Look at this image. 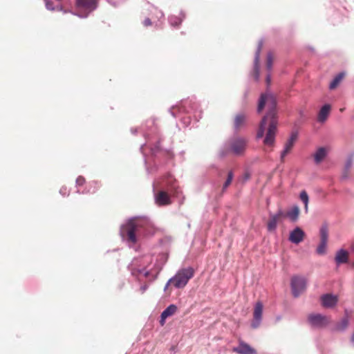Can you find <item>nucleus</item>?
<instances>
[{
	"mask_svg": "<svg viewBox=\"0 0 354 354\" xmlns=\"http://www.w3.org/2000/svg\"><path fill=\"white\" fill-rule=\"evenodd\" d=\"M277 104L275 96L270 93L261 94L257 106L258 113H260L266 106L268 111L259 124L257 138H262L266 130H267L263 139V144L267 146H273L275 142L278 123Z\"/></svg>",
	"mask_w": 354,
	"mask_h": 354,
	"instance_id": "f257e3e1",
	"label": "nucleus"
},
{
	"mask_svg": "<svg viewBox=\"0 0 354 354\" xmlns=\"http://www.w3.org/2000/svg\"><path fill=\"white\" fill-rule=\"evenodd\" d=\"M120 236L130 247L135 245L142 236L151 235L154 233L153 223L148 217L136 216L131 218L122 225L120 230Z\"/></svg>",
	"mask_w": 354,
	"mask_h": 354,
	"instance_id": "f03ea898",
	"label": "nucleus"
},
{
	"mask_svg": "<svg viewBox=\"0 0 354 354\" xmlns=\"http://www.w3.org/2000/svg\"><path fill=\"white\" fill-rule=\"evenodd\" d=\"M246 144L247 140L245 138H233L225 144L223 149H221L219 155L221 157H224L229 150L232 151L235 155H241L245 149Z\"/></svg>",
	"mask_w": 354,
	"mask_h": 354,
	"instance_id": "7ed1b4c3",
	"label": "nucleus"
},
{
	"mask_svg": "<svg viewBox=\"0 0 354 354\" xmlns=\"http://www.w3.org/2000/svg\"><path fill=\"white\" fill-rule=\"evenodd\" d=\"M194 270L192 268L188 267L183 268L169 279L172 281L174 286L177 288H182L185 287L188 283L189 280L193 277Z\"/></svg>",
	"mask_w": 354,
	"mask_h": 354,
	"instance_id": "20e7f679",
	"label": "nucleus"
},
{
	"mask_svg": "<svg viewBox=\"0 0 354 354\" xmlns=\"http://www.w3.org/2000/svg\"><path fill=\"white\" fill-rule=\"evenodd\" d=\"M330 317L320 313H310L307 317V322L313 328H324L330 323Z\"/></svg>",
	"mask_w": 354,
	"mask_h": 354,
	"instance_id": "39448f33",
	"label": "nucleus"
},
{
	"mask_svg": "<svg viewBox=\"0 0 354 354\" xmlns=\"http://www.w3.org/2000/svg\"><path fill=\"white\" fill-rule=\"evenodd\" d=\"M77 6L78 12L76 15L80 17L85 18L97 8V0H77Z\"/></svg>",
	"mask_w": 354,
	"mask_h": 354,
	"instance_id": "423d86ee",
	"label": "nucleus"
},
{
	"mask_svg": "<svg viewBox=\"0 0 354 354\" xmlns=\"http://www.w3.org/2000/svg\"><path fill=\"white\" fill-rule=\"evenodd\" d=\"M149 257H145L140 260L134 259L129 267L131 274L134 276L143 274L145 277H147L149 275L150 271L147 270V267L145 264L149 262Z\"/></svg>",
	"mask_w": 354,
	"mask_h": 354,
	"instance_id": "0eeeda50",
	"label": "nucleus"
},
{
	"mask_svg": "<svg viewBox=\"0 0 354 354\" xmlns=\"http://www.w3.org/2000/svg\"><path fill=\"white\" fill-rule=\"evenodd\" d=\"M306 279L302 277L294 276L291 279V289L295 297H298L306 289Z\"/></svg>",
	"mask_w": 354,
	"mask_h": 354,
	"instance_id": "6e6552de",
	"label": "nucleus"
},
{
	"mask_svg": "<svg viewBox=\"0 0 354 354\" xmlns=\"http://www.w3.org/2000/svg\"><path fill=\"white\" fill-rule=\"evenodd\" d=\"M195 104H192L191 101L186 100L182 102L180 105L173 106L169 111L174 117L180 116L181 113H189L194 110Z\"/></svg>",
	"mask_w": 354,
	"mask_h": 354,
	"instance_id": "1a4fd4ad",
	"label": "nucleus"
},
{
	"mask_svg": "<svg viewBox=\"0 0 354 354\" xmlns=\"http://www.w3.org/2000/svg\"><path fill=\"white\" fill-rule=\"evenodd\" d=\"M285 217V213L281 209H279L275 214H269V220L267 223V230L268 232H274L277 230V224Z\"/></svg>",
	"mask_w": 354,
	"mask_h": 354,
	"instance_id": "9d476101",
	"label": "nucleus"
},
{
	"mask_svg": "<svg viewBox=\"0 0 354 354\" xmlns=\"http://www.w3.org/2000/svg\"><path fill=\"white\" fill-rule=\"evenodd\" d=\"M263 314V304L261 301L256 303L253 313V320L251 323V326L253 328H257L261 322Z\"/></svg>",
	"mask_w": 354,
	"mask_h": 354,
	"instance_id": "9b49d317",
	"label": "nucleus"
},
{
	"mask_svg": "<svg viewBox=\"0 0 354 354\" xmlns=\"http://www.w3.org/2000/svg\"><path fill=\"white\" fill-rule=\"evenodd\" d=\"M298 138V132L297 131H292L290 134V138L288 139V140L286 142L284 145V149L281 153V161L283 160L286 156L290 153L291 149H292L296 140Z\"/></svg>",
	"mask_w": 354,
	"mask_h": 354,
	"instance_id": "f8f14e48",
	"label": "nucleus"
},
{
	"mask_svg": "<svg viewBox=\"0 0 354 354\" xmlns=\"http://www.w3.org/2000/svg\"><path fill=\"white\" fill-rule=\"evenodd\" d=\"M304 230L299 227H296L290 232L288 239L292 243L299 244L304 240Z\"/></svg>",
	"mask_w": 354,
	"mask_h": 354,
	"instance_id": "ddd939ff",
	"label": "nucleus"
},
{
	"mask_svg": "<svg viewBox=\"0 0 354 354\" xmlns=\"http://www.w3.org/2000/svg\"><path fill=\"white\" fill-rule=\"evenodd\" d=\"M155 202L158 206L167 205L171 203V199L168 194L164 191H160L155 194Z\"/></svg>",
	"mask_w": 354,
	"mask_h": 354,
	"instance_id": "4468645a",
	"label": "nucleus"
},
{
	"mask_svg": "<svg viewBox=\"0 0 354 354\" xmlns=\"http://www.w3.org/2000/svg\"><path fill=\"white\" fill-rule=\"evenodd\" d=\"M337 297L331 294H325L321 297V303L324 308H333L337 303Z\"/></svg>",
	"mask_w": 354,
	"mask_h": 354,
	"instance_id": "2eb2a0df",
	"label": "nucleus"
},
{
	"mask_svg": "<svg viewBox=\"0 0 354 354\" xmlns=\"http://www.w3.org/2000/svg\"><path fill=\"white\" fill-rule=\"evenodd\" d=\"M233 351L239 354H257V351L244 342H240L239 346L233 348Z\"/></svg>",
	"mask_w": 354,
	"mask_h": 354,
	"instance_id": "dca6fc26",
	"label": "nucleus"
},
{
	"mask_svg": "<svg viewBox=\"0 0 354 354\" xmlns=\"http://www.w3.org/2000/svg\"><path fill=\"white\" fill-rule=\"evenodd\" d=\"M263 47V41H259L258 44V47L257 49V51L255 53L254 56V76L256 80H259V57H260V52L261 50V48Z\"/></svg>",
	"mask_w": 354,
	"mask_h": 354,
	"instance_id": "f3484780",
	"label": "nucleus"
},
{
	"mask_svg": "<svg viewBox=\"0 0 354 354\" xmlns=\"http://www.w3.org/2000/svg\"><path fill=\"white\" fill-rule=\"evenodd\" d=\"M300 209L297 205H294L291 209L287 211L285 216L288 217L292 222H296L299 216Z\"/></svg>",
	"mask_w": 354,
	"mask_h": 354,
	"instance_id": "a211bd4d",
	"label": "nucleus"
},
{
	"mask_svg": "<svg viewBox=\"0 0 354 354\" xmlns=\"http://www.w3.org/2000/svg\"><path fill=\"white\" fill-rule=\"evenodd\" d=\"M330 111V106L328 104H324L321 108V109L319 112L318 117H317L318 121L319 122H324L326 120V119L329 115Z\"/></svg>",
	"mask_w": 354,
	"mask_h": 354,
	"instance_id": "6ab92c4d",
	"label": "nucleus"
},
{
	"mask_svg": "<svg viewBox=\"0 0 354 354\" xmlns=\"http://www.w3.org/2000/svg\"><path fill=\"white\" fill-rule=\"evenodd\" d=\"M327 156V149L325 147H319L315 153L314 161L315 164H319Z\"/></svg>",
	"mask_w": 354,
	"mask_h": 354,
	"instance_id": "aec40b11",
	"label": "nucleus"
},
{
	"mask_svg": "<svg viewBox=\"0 0 354 354\" xmlns=\"http://www.w3.org/2000/svg\"><path fill=\"white\" fill-rule=\"evenodd\" d=\"M349 325V318L348 315L344 316L339 322H338L334 328V330L343 332L346 330Z\"/></svg>",
	"mask_w": 354,
	"mask_h": 354,
	"instance_id": "412c9836",
	"label": "nucleus"
},
{
	"mask_svg": "<svg viewBox=\"0 0 354 354\" xmlns=\"http://www.w3.org/2000/svg\"><path fill=\"white\" fill-rule=\"evenodd\" d=\"M246 120V115L243 113H239L235 116L234 121V127L236 131L239 130V129L244 124Z\"/></svg>",
	"mask_w": 354,
	"mask_h": 354,
	"instance_id": "4be33fe9",
	"label": "nucleus"
},
{
	"mask_svg": "<svg viewBox=\"0 0 354 354\" xmlns=\"http://www.w3.org/2000/svg\"><path fill=\"white\" fill-rule=\"evenodd\" d=\"M176 310L177 307L174 304H171L168 307H167L161 313L160 317L162 322H164V320L166 318L174 315L176 313Z\"/></svg>",
	"mask_w": 354,
	"mask_h": 354,
	"instance_id": "5701e85b",
	"label": "nucleus"
},
{
	"mask_svg": "<svg viewBox=\"0 0 354 354\" xmlns=\"http://www.w3.org/2000/svg\"><path fill=\"white\" fill-rule=\"evenodd\" d=\"M335 261L337 264L346 263L348 261V252L343 249L339 250L336 254Z\"/></svg>",
	"mask_w": 354,
	"mask_h": 354,
	"instance_id": "b1692460",
	"label": "nucleus"
},
{
	"mask_svg": "<svg viewBox=\"0 0 354 354\" xmlns=\"http://www.w3.org/2000/svg\"><path fill=\"white\" fill-rule=\"evenodd\" d=\"M185 13L183 12H180V17L170 16L168 19L169 23L171 26L177 27L181 24V22H182L183 19L185 18Z\"/></svg>",
	"mask_w": 354,
	"mask_h": 354,
	"instance_id": "393cba45",
	"label": "nucleus"
},
{
	"mask_svg": "<svg viewBox=\"0 0 354 354\" xmlns=\"http://www.w3.org/2000/svg\"><path fill=\"white\" fill-rule=\"evenodd\" d=\"M234 178V172L232 170H230L227 172V178L225 180V182L223 184L222 188H221V194H223L225 192L228 187L231 185L232 181Z\"/></svg>",
	"mask_w": 354,
	"mask_h": 354,
	"instance_id": "a878e982",
	"label": "nucleus"
},
{
	"mask_svg": "<svg viewBox=\"0 0 354 354\" xmlns=\"http://www.w3.org/2000/svg\"><path fill=\"white\" fill-rule=\"evenodd\" d=\"M151 8L153 11V16H152V19H153V23L155 24L156 27H159L160 26V24H158V22H156L155 19H157L158 21H159V20L160 19L164 18V16H165L164 13L162 12V10H158L157 8H155L153 6H151Z\"/></svg>",
	"mask_w": 354,
	"mask_h": 354,
	"instance_id": "bb28decb",
	"label": "nucleus"
},
{
	"mask_svg": "<svg viewBox=\"0 0 354 354\" xmlns=\"http://www.w3.org/2000/svg\"><path fill=\"white\" fill-rule=\"evenodd\" d=\"M352 165H353V156H351L348 158V159L346 160V162L345 163L344 171H343L342 176V178H346L348 177V171H349L350 169L351 168Z\"/></svg>",
	"mask_w": 354,
	"mask_h": 354,
	"instance_id": "cd10ccee",
	"label": "nucleus"
},
{
	"mask_svg": "<svg viewBox=\"0 0 354 354\" xmlns=\"http://www.w3.org/2000/svg\"><path fill=\"white\" fill-rule=\"evenodd\" d=\"M299 198H300L301 201L304 204L305 212L308 213L309 197H308V195L307 192L305 190L301 191L300 194H299Z\"/></svg>",
	"mask_w": 354,
	"mask_h": 354,
	"instance_id": "c85d7f7f",
	"label": "nucleus"
},
{
	"mask_svg": "<svg viewBox=\"0 0 354 354\" xmlns=\"http://www.w3.org/2000/svg\"><path fill=\"white\" fill-rule=\"evenodd\" d=\"M343 76V73H339L338 75H337L333 80V81L330 83L329 88L331 90L335 88L342 80Z\"/></svg>",
	"mask_w": 354,
	"mask_h": 354,
	"instance_id": "c756f323",
	"label": "nucleus"
},
{
	"mask_svg": "<svg viewBox=\"0 0 354 354\" xmlns=\"http://www.w3.org/2000/svg\"><path fill=\"white\" fill-rule=\"evenodd\" d=\"M44 1H45L46 8L47 10H51V11L57 10L59 11H63L64 13L66 12V10H64V9L62 6H57V8H55V7L53 6L52 1H50L49 0H44Z\"/></svg>",
	"mask_w": 354,
	"mask_h": 354,
	"instance_id": "7c9ffc66",
	"label": "nucleus"
},
{
	"mask_svg": "<svg viewBox=\"0 0 354 354\" xmlns=\"http://www.w3.org/2000/svg\"><path fill=\"white\" fill-rule=\"evenodd\" d=\"M327 245V241H320L319 245L317 248V253L318 254H323L326 252V248Z\"/></svg>",
	"mask_w": 354,
	"mask_h": 354,
	"instance_id": "2f4dec72",
	"label": "nucleus"
},
{
	"mask_svg": "<svg viewBox=\"0 0 354 354\" xmlns=\"http://www.w3.org/2000/svg\"><path fill=\"white\" fill-rule=\"evenodd\" d=\"M320 241H328V231L326 227H322L320 230Z\"/></svg>",
	"mask_w": 354,
	"mask_h": 354,
	"instance_id": "473e14b6",
	"label": "nucleus"
},
{
	"mask_svg": "<svg viewBox=\"0 0 354 354\" xmlns=\"http://www.w3.org/2000/svg\"><path fill=\"white\" fill-rule=\"evenodd\" d=\"M272 66V57L271 53H269L267 55V63L266 68L268 71H270Z\"/></svg>",
	"mask_w": 354,
	"mask_h": 354,
	"instance_id": "72a5a7b5",
	"label": "nucleus"
},
{
	"mask_svg": "<svg viewBox=\"0 0 354 354\" xmlns=\"http://www.w3.org/2000/svg\"><path fill=\"white\" fill-rule=\"evenodd\" d=\"M156 127H153V128H151V129L150 131L145 132L144 136H145V138L147 139V142H150L151 133H154L156 131Z\"/></svg>",
	"mask_w": 354,
	"mask_h": 354,
	"instance_id": "f704fd0d",
	"label": "nucleus"
},
{
	"mask_svg": "<svg viewBox=\"0 0 354 354\" xmlns=\"http://www.w3.org/2000/svg\"><path fill=\"white\" fill-rule=\"evenodd\" d=\"M59 194L62 195L63 196H68L69 192L66 187H62L59 189Z\"/></svg>",
	"mask_w": 354,
	"mask_h": 354,
	"instance_id": "c9c22d12",
	"label": "nucleus"
},
{
	"mask_svg": "<svg viewBox=\"0 0 354 354\" xmlns=\"http://www.w3.org/2000/svg\"><path fill=\"white\" fill-rule=\"evenodd\" d=\"M84 182H85L84 178L80 176L76 179V185L77 186L82 185L84 183Z\"/></svg>",
	"mask_w": 354,
	"mask_h": 354,
	"instance_id": "e433bc0d",
	"label": "nucleus"
},
{
	"mask_svg": "<svg viewBox=\"0 0 354 354\" xmlns=\"http://www.w3.org/2000/svg\"><path fill=\"white\" fill-rule=\"evenodd\" d=\"M159 149V144L156 143L154 146L150 147V150L152 154H156Z\"/></svg>",
	"mask_w": 354,
	"mask_h": 354,
	"instance_id": "4c0bfd02",
	"label": "nucleus"
},
{
	"mask_svg": "<svg viewBox=\"0 0 354 354\" xmlns=\"http://www.w3.org/2000/svg\"><path fill=\"white\" fill-rule=\"evenodd\" d=\"M182 122H183V124H185V126H188L189 124H190V122H191V120H190V117H184L181 119Z\"/></svg>",
	"mask_w": 354,
	"mask_h": 354,
	"instance_id": "58836bf2",
	"label": "nucleus"
},
{
	"mask_svg": "<svg viewBox=\"0 0 354 354\" xmlns=\"http://www.w3.org/2000/svg\"><path fill=\"white\" fill-rule=\"evenodd\" d=\"M152 24V21H151V19L149 17L146 18L144 21H143V25L145 26H149Z\"/></svg>",
	"mask_w": 354,
	"mask_h": 354,
	"instance_id": "ea45409f",
	"label": "nucleus"
},
{
	"mask_svg": "<svg viewBox=\"0 0 354 354\" xmlns=\"http://www.w3.org/2000/svg\"><path fill=\"white\" fill-rule=\"evenodd\" d=\"M159 259H160V260H162V261L163 263H165V261H166V258H165V255H164V254H161V255L159 257Z\"/></svg>",
	"mask_w": 354,
	"mask_h": 354,
	"instance_id": "a19ab883",
	"label": "nucleus"
},
{
	"mask_svg": "<svg viewBox=\"0 0 354 354\" xmlns=\"http://www.w3.org/2000/svg\"><path fill=\"white\" fill-rule=\"evenodd\" d=\"M146 145H147V144H144V145H142L140 147V151H141V153H142L144 156H145V152H144V147H145Z\"/></svg>",
	"mask_w": 354,
	"mask_h": 354,
	"instance_id": "79ce46f5",
	"label": "nucleus"
},
{
	"mask_svg": "<svg viewBox=\"0 0 354 354\" xmlns=\"http://www.w3.org/2000/svg\"><path fill=\"white\" fill-rule=\"evenodd\" d=\"M270 80H271L270 79V74L267 75V76H266V82H267L268 84H269L270 82Z\"/></svg>",
	"mask_w": 354,
	"mask_h": 354,
	"instance_id": "37998d69",
	"label": "nucleus"
},
{
	"mask_svg": "<svg viewBox=\"0 0 354 354\" xmlns=\"http://www.w3.org/2000/svg\"><path fill=\"white\" fill-rule=\"evenodd\" d=\"M249 178H250V174L248 173H245L244 174V180H247L248 179H249Z\"/></svg>",
	"mask_w": 354,
	"mask_h": 354,
	"instance_id": "c03bdc74",
	"label": "nucleus"
},
{
	"mask_svg": "<svg viewBox=\"0 0 354 354\" xmlns=\"http://www.w3.org/2000/svg\"><path fill=\"white\" fill-rule=\"evenodd\" d=\"M172 283V281H169H169H167V283H166L165 286V288H164V289H165V290H166L168 288V287H169V283Z\"/></svg>",
	"mask_w": 354,
	"mask_h": 354,
	"instance_id": "a18cd8bd",
	"label": "nucleus"
},
{
	"mask_svg": "<svg viewBox=\"0 0 354 354\" xmlns=\"http://www.w3.org/2000/svg\"><path fill=\"white\" fill-rule=\"evenodd\" d=\"M224 172V170H221L218 171V176L221 178L223 176V173Z\"/></svg>",
	"mask_w": 354,
	"mask_h": 354,
	"instance_id": "49530a36",
	"label": "nucleus"
},
{
	"mask_svg": "<svg viewBox=\"0 0 354 354\" xmlns=\"http://www.w3.org/2000/svg\"><path fill=\"white\" fill-rule=\"evenodd\" d=\"M95 192V189H93L92 191L90 190V189H88L86 192H85V193H93ZM82 193H84V192H82Z\"/></svg>",
	"mask_w": 354,
	"mask_h": 354,
	"instance_id": "de8ad7c7",
	"label": "nucleus"
},
{
	"mask_svg": "<svg viewBox=\"0 0 354 354\" xmlns=\"http://www.w3.org/2000/svg\"><path fill=\"white\" fill-rule=\"evenodd\" d=\"M140 289L142 290V292H144L146 290V289H147V286H142L140 288Z\"/></svg>",
	"mask_w": 354,
	"mask_h": 354,
	"instance_id": "09e8293b",
	"label": "nucleus"
},
{
	"mask_svg": "<svg viewBox=\"0 0 354 354\" xmlns=\"http://www.w3.org/2000/svg\"><path fill=\"white\" fill-rule=\"evenodd\" d=\"M137 131H138V129H134V128H132L131 129V133H133V134L136 133L137 132Z\"/></svg>",
	"mask_w": 354,
	"mask_h": 354,
	"instance_id": "8fccbe9b",
	"label": "nucleus"
},
{
	"mask_svg": "<svg viewBox=\"0 0 354 354\" xmlns=\"http://www.w3.org/2000/svg\"><path fill=\"white\" fill-rule=\"evenodd\" d=\"M150 125H153L154 124V121L153 120H149L147 122Z\"/></svg>",
	"mask_w": 354,
	"mask_h": 354,
	"instance_id": "3c124183",
	"label": "nucleus"
},
{
	"mask_svg": "<svg viewBox=\"0 0 354 354\" xmlns=\"http://www.w3.org/2000/svg\"><path fill=\"white\" fill-rule=\"evenodd\" d=\"M299 114H300V115H301V116H302V117H303V116L304 115V111H300Z\"/></svg>",
	"mask_w": 354,
	"mask_h": 354,
	"instance_id": "603ef678",
	"label": "nucleus"
},
{
	"mask_svg": "<svg viewBox=\"0 0 354 354\" xmlns=\"http://www.w3.org/2000/svg\"><path fill=\"white\" fill-rule=\"evenodd\" d=\"M351 249H352V251L354 252V242L352 243Z\"/></svg>",
	"mask_w": 354,
	"mask_h": 354,
	"instance_id": "864d4df0",
	"label": "nucleus"
},
{
	"mask_svg": "<svg viewBox=\"0 0 354 354\" xmlns=\"http://www.w3.org/2000/svg\"><path fill=\"white\" fill-rule=\"evenodd\" d=\"M344 110H345V108H342V109H340V111H341V112H343Z\"/></svg>",
	"mask_w": 354,
	"mask_h": 354,
	"instance_id": "5fc2aeb1",
	"label": "nucleus"
},
{
	"mask_svg": "<svg viewBox=\"0 0 354 354\" xmlns=\"http://www.w3.org/2000/svg\"><path fill=\"white\" fill-rule=\"evenodd\" d=\"M161 268H161V267H160V268H158V272H159V271L161 270Z\"/></svg>",
	"mask_w": 354,
	"mask_h": 354,
	"instance_id": "6e6d98bb",
	"label": "nucleus"
}]
</instances>
